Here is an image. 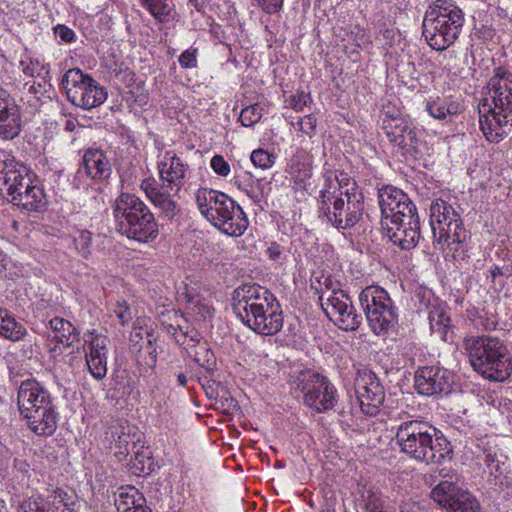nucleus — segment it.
Masks as SVG:
<instances>
[{"label": "nucleus", "instance_id": "obj_1", "mask_svg": "<svg viewBox=\"0 0 512 512\" xmlns=\"http://www.w3.org/2000/svg\"><path fill=\"white\" fill-rule=\"evenodd\" d=\"M232 310L249 329L263 336L281 331L284 317L280 302L266 287L245 283L232 293Z\"/></svg>", "mask_w": 512, "mask_h": 512}, {"label": "nucleus", "instance_id": "obj_2", "mask_svg": "<svg viewBox=\"0 0 512 512\" xmlns=\"http://www.w3.org/2000/svg\"><path fill=\"white\" fill-rule=\"evenodd\" d=\"M487 87L489 97L479 104L480 128L489 142L499 143L512 130V73L494 69Z\"/></svg>", "mask_w": 512, "mask_h": 512}, {"label": "nucleus", "instance_id": "obj_3", "mask_svg": "<svg viewBox=\"0 0 512 512\" xmlns=\"http://www.w3.org/2000/svg\"><path fill=\"white\" fill-rule=\"evenodd\" d=\"M395 442L401 453L416 462L440 464L452 458V446L432 424L421 419L402 421L396 429Z\"/></svg>", "mask_w": 512, "mask_h": 512}, {"label": "nucleus", "instance_id": "obj_4", "mask_svg": "<svg viewBox=\"0 0 512 512\" xmlns=\"http://www.w3.org/2000/svg\"><path fill=\"white\" fill-rule=\"evenodd\" d=\"M463 349L473 370L491 382H504L512 375V353L499 337L467 335Z\"/></svg>", "mask_w": 512, "mask_h": 512}, {"label": "nucleus", "instance_id": "obj_5", "mask_svg": "<svg viewBox=\"0 0 512 512\" xmlns=\"http://www.w3.org/2000/svg\"><path fill=\"white\" fill-rule=\"evenodd\" d=\"M17 406L28 428L37 436L48 437L58 427L59 414L50 392L36 379L20 383L17 391Z\"/></svg>", "mask_w": 512, "mask_h": 512}, {"label": "nucleus", "instance_id": "obj_6", "mask_svg": "<svg viewBox=\"0 0 512 512\" xmlns=\"http://www.w3.org/2000/svg\"><path fill=\"white\" fill-rule=\"evenodd\" d=\"M465 23L464 11L453 0H434L426 9L422 35L436 51H445L459 38Z\"/></svg>", "mask_w": 512, "mask_h": 512}, {"label": "nucleus", "instance_id": "obj_7", "mask_svg": "<svg viewBox=\"0 0 512 512\" xmlns=\"http://www.w3.org/2000/svg\"><path fill=\"white\" fill-rule=\"evenodd\" d=\"M113 216L117 231L128 239L148 243L159 234L154 214L135 194L121 193L114 202Z\"/></svg>", "mask_w": 512, "mask_h": 512}, {"label": "nucleus", "instance_id": "obj_8", "mask_svg": "<svg viewBox=\"0 0 512 512\" xmlns=\"http://www.w3.org/2000/svg\"><path fill=\"white\" fill-rule=\"evenodd\" d=\"M319 216L338 230L353 228L363 217L364 196L357 183L337 193L336 189L323 188L318 197Z\"/></svg>", "mask_w": 512, "mask_h": 512}, {"label": "nucleus", "instance_id": "obj_9", "mask_svg": "<svg viewBox=\"0 0 512 512\" xmlns=\"http://www.w3.org/2000/svg\"><path fill=\"white\" fill-rule=\"evenodd\" d=\"M430 225L434 247L445 250V245L453 253H463L464 245L470 238L460 214L443 199H435L430 205Z\"/></svg>", "mask_w": 512, "mask_h": 512}, {"label": "nucleus", "instance_id": "obj_10", "mask_svg": "<svg viewBox=\"0 0 512 512\" xmlns=\"http://www.w3.org/2000/svg\"><path fill=\"white\" fill-rule=\"evenodd\" d=\"M430 477L439 481L431 491L432 499L446 512H481L477 498L468 490L457 486L454 482L456 474L451 469L442 468L433 471Z\"/></svg>", "mask_w": 512, "mask_h": 512}, {"label": "nucleus", "instance_id": "obj_11", "mask_svg": "<svg viewBox=\"0 0 512 512\" xmlns=\"http://www.w3.org/2000/svg\"><path fill=\"white\" fill-rule=\"evenodd\" d=\"M61 85L68 100L74 106L85 110L100 106L108 97L106 88L79 68L67 70Z\"/></svg>", "mask_w": 512, "mask_h": 512}, {"label": "nucleus", "instance_id": "obj_12", "mask_svg": "<svg viewBox=\"0 0 512 512\" xmlns=\"http://www.w3.org/2000/svg\"><path fill=\"white\" fill-rule=\"evenodd\" d=\"M297 389L303 394V402L316 413L334 408L338 400L337 389L324 375L306 370L297 378Z\"/></svg>", "mask_w": 512, "mask_h": 512}, {"label": "nucleus", "instance_id": "obj_13", "mask_svg": "<svg viewBox=\"0 0 512 512\" xmlns=\"http://www.w3.org/2000/svg\"><path fill=\"white\" fill-rule=\"evenodd\" d=\"M389 106L382 110V128L390 143L397 146L402 155L414 156L418 152L417 129L400 111L391 112Z\"/></svg>", "mask_w": 512, "mask_h": 512}, {"label": "nucleus", "instance_id": "obj_14", "mask_svg": "<svg viewBox=\"0 0 512 512\" xmlns=\"http://www.w3.org/2000/svg\"><path fill=\"white\" fill-rule=\"evenodd\" d=\"M221 199L223 202L216 211H210L207 221L228 236H242L249 225L245 212L231 197H221Z\"/></svg>", "mask_w": 512, "mask_h": 512}, {"label": "nucleus", "instance_id": "obj_15", "mask_svg": "<svg viewBox=\"0 0 512 512\" xmlns=\"http://www.w3.org/2000/svg\"><path fill=\"white\" fill-rule=\"evenodd\" d=\"M355 391L361 411L369 416L377 415L385 399V390L377 375L367 368L358 370Z\"/></svg>", "mask_w": 512, "mask_h": 512}, {"label": "nucleus", "instance_id": "obj_16", "mask_svg": "<svg viewBox=\"0 0 512 512\" xmlns=\"http://www.w3.org/2000/svg\"><path fill=\"white\" fill-rule=\"evenodd\" d=\"M454 374L443 367H419L414 375V387L423 396L448 395L452 391Z\"/></svg>", "mask_w": 512, "mask_h": 512}, {"label": "nucleus", "instance_id": "obj_17", "mask_svg": "<svg viewBox=\"0 0 512 512\" xmlns=\"http://www.w3.org/2000/svg\"><path fill=\"white\" fill-rule=\"evenodd\" d=\"M188 168V164L184 163L174 151H166L157 163L158 186L164 190L179 193L185 184Z\"/></svg>", "mask_w": 512, "mask_h": 512}, {"label": "nucleus", "instance_id": "obj_18", "mask_svg": "<svg viewBox=\"0 0 512 512\" xmlns=\"http://www.w3.org/2000/svg\"><path fill=\"white\" fill-rule=\"evenodd\" d=\"M135 435L122 434L118 437L116 447L118 453L125 456L132 455L130 463L134 474H150L153 471V458L148 448L140 444V438L134 440Z\"/></svg>", "mask_w": 512, "mask_h": 512}, {"label": "nucleus", "instance_id": "obj_19", "mask_svg": "<svg viewBox=\"0 0 512 512\" xmlns=\"http://www.w3.org/2000/svg\"><path fill=\"white\" fill-rule=\"evenodd\" d=\"M382 225L387 231V236L394 245L402 250L413 249L420 239V218L415 216L412 219L388 222L382 220Z\"/></svg>", "mask_w": 512, "mask_h": 512}, {"label": "nucleus", "instance_id": "obj_20", "mask_svg": "<svg viewBox=\"0 0 512 512\" xmlns=\"http://www.w3.org/2000/svg\"><path fill=\"white\" fill-rule=\"evenodd\" d=\"M21 113L14 98L0 87V137L12 140L21 132Z\"/></svg>", "mask_w": 512, "mask_h": 512}, {"label": "nucleus", "instance_id": "obj_21", "mask_svg": "<svg viewBox=\"0 0 512 512\" xmlns=\"http://www.w3.org/2000/svg\"><path fill=\"white\" fill-rule=\"evenodd\" d=\"M29 169L5 151H0V192L11 196L27 180Z\"/></svg>", "mask_w": 512, "mask_h": 512}, {"label": "nucleus", "instance_id": "obj_22", "mask_svg": "<svg viewBox=\"0 0 512 512\" xmlns=\"http://www.w3.org/2000/svg\"><path fill=\"white\" fill-rule=\"evenodd\" d=\"M140 187L152 204L160 210L164 218L171 220L179 214V204L174 200V197L178 196L179 193L162 189L152 177L142 180Z\"/></svg>", "mask_w": 512, "mask_h": 512}, {"label": "nucleus", "instance_id": "obj_23", "mask_svg": "<svg viewBox=\"0 0 512 512\" xmlns=\"http://www.w3.org/2000/svg\"><path fill=\"white\" fill-rule=\"evenodd\" d=\"M22 187L17 186L16 193H12L11 201L30 212L44 211L47 205L46 195L42 187L34 183L30 173L26 181H22Z\"/></svg>", "mask_w": 512, "mask_h": 512}, {"label": "nucleus", "instance_id": "obj_24", "mask_svg": "<svg viewBox=\"0 0 512 512\" xmlns=\"http://www.w3.org/2000/svg\"><path fill=\"white\" fill-rule=\"evenodd\" d=\"M364 313L368 325L375 335H384L398 322V311L391 298Z\"/></svg>", "mask_w": 512, "mask_h": 512}, {"label": "nucleus", "instance_id": "obj_25", "mask_svg": "<svg viewBox=\"0 0 512 512\" xmlns=\"http://www.w3.org/2000/svg\"><path fill=\"white\" fill-rule=\"evenodd\" d=\"M80 170L97 181L108 179L112 173L110 160L99 148H89L84 152Z\"/></svg>", "mask_w": 512, "mask_h": 512}, {"label": "nucleus", "instance_id": "obj_26", "mask_svg": "<svg viewBox=\"0 0 512 512\" xmlns=\"http://www.w3.org/2000/svg\"><path fill=\"white\" fill-rule=\"evenodd\" d=\"M107 342L105 337H95L89 344L86 365L93 378L102 380L107 374Z\"/></svg>", "mask_w": 512, "mask_h": 512}, {"label": "nucleus", "instance_id": "obj_27", "mask_svg": "<svg viewBox=\"0 0 512 512\" xmlns=\"http://www.w3.org/2000/svg\"><path fill=\"white\" fill-rule=\"evenodd\" d=\"M462 110L461 100L453 95L430 97L425 104V111L437 120H445L447 116L457 115Z\"/></svg>", "mask_w": 512, "mask_h": 512}, {"label": "nucleus", "instance_id": "obj_28", "mask_svg": "<svg viewBox=\"0 0 512 512\" xmlns=\"http://www.w3.org/2000/svg\"><path fill=\"white\" fill-rule=\"evenodd\" d=\"M49 327L52 331V339L57 343L70 347L79 340V331L68 320L55 317L49 321Z\"/></svg>", "mask_w": 512, "mask_h": 512}, {"label": "nucleus", "instance_id": "obj_29", "mask_svg": "<svg viewBox=\"0 0 512 512\" xmlns=\"http://www.w3.org/2000/svg\"><path fill=\"white\" fill-rule=\"evenodd\" d=\"M227 196V194L221 191L201 187L195 193V200L200 213L205 218H209L210 211H216L219 205L223 202L221 197Z\"/></svg>", "mask_w": 512, "mask_h": 512}, {"label": "nucleus", "instance_id": "obj_30", "mask_svg": "<svg viewBox=\"0 0 512 512\" xmlns=\"http://www.w3.org/2000/svg\"><path fill=\"white\" fill-rule=\"evenodd\" d=\"M407 194L394 186H384L378 190V202L381 209L382 219L392 213L402 200H406Z\"/></svg>", "mask_w": 512, "mask_h": 512}, {"label": "nucleus", "instance_id": "obj_31", "mask_svg": "<svg viewBox=\"0 0 512 512\" xmlns=\"http://www.w3.org/2000/svg\"><path fill=\"white\" fill-rule=\"evenodd\" d=\"M187 355L206 372L210 373L216 366L214 353L207 347L206 343L193 344L186 348Z\"/></svg>", "mask_w": 512, "mask_h": 512}, {"label": "nucleus", "instance_id": "obj_32", "mask_svg": "<svg viewBox=\"0 0 512 512\" xmlns=\"http://www.w3.org/2000/svg\"><path fill=\"white\" fill-rule=\"evenodd\" d=\"M27 334L23 324L17 322L15 318L5 309L0 318V336L10 341H20Z\"/></svg>", "mask_w": 512, "mask_h": 512}, {"label": "nucleus", "instance_id": "obj_33", "mask_svg": "<svg viewBox=\"0 0 512 512\" xmlns=\"http://www.w3.org/2000/svg\"><path fill=\"white\" fill-rule=\"evenodd\" d=\"M430 329L438 334L442 340L448 341L449 333H452L450 326V317L446 310L441 307H433L429 311Z\"/></svg>", "mask_w": 512, "mask_h": 512}, {"label": "nucleus", "instance_id": "obj_34", "mask_svg": "<svg viewBox=\"0 0 512 512\" xmlns=\"http://www.w3.org/2000/svg\"><path fill=\"white\" fill-rule=\"evenodd\" d=\"M140 3L160 23L169 22L175 10L173 0H140Z\"/></svg>", "mask_w": 512, "mask_h": 512}, {"label": "nucleus", "instance_id": "obj_35", "mask_svg": "<svg viewBox=\"0 0 512 512\" xmlns=\"http://www.w3.org/2000/svg\"><path fill=\"white\" fill-rule=\"evenodd\" d=\"M49 498V503L55 512H79L80 505L77 496L74 494L57 488Z\"/></svg>", "mask_w": 512, "mask_h": 512}, {"label": "nucleus", "instance_id": "obj_36", "mask_svg": "<svg viewBox=\"0 0 512 512\" xmlns=\"http://www.w3.org/2000/svg\"><path fill=\"white\" fill-rule=\"evenodd\" d=\"M390 296L388 292L380 286H367L359 294V302L363 312L370 311L372 308L381 305Z\"/></svg>", "mask_w": 512, "mask_h": 512}, {"label": "nucleus", "instance_id": "obj_37", "mask_svg": "<svg viewBox=\"0 0 512 512\" xmlns=\"http://www.w3.org/2000/svg\"><path fill=\"white\" fill-rule=\"evenodd\" d=\"M332 320L344 331H355L360 327L363 318L356 312L350 301L349 305L346 308L343 307Z\"/></svg>", "mask_w": 512, "mask_h": 512}, {"label": "nucleus", "instance_id": "obj_38", "mask_svg": "<svg viewBox=\"0 0 512 512\" xmlns=\"http://www.w3.org/2000/svg\"><path fill=\"white\" fill-rule=\"evenodd\" d=\"M262 178H253L251 174L247 179H239L238 187L255 203L259 204L265 197L266 186Z\"/></svg>", "mask_w": 512, "mask_h": 512}, {"label": "nucleus", "instance_id": "obj_39", "mask_svg": "<svg viewBox=\"0 0 512 512\" xmlns=\"http://www.w3.org/2000/svg\"><path fill=\"white\" fill-rule=\"evenodd\" d=\"M146 500L134 488L119 489L115 494L114 504L118 512H129L136 504H145Z\"/></svg>", "mask_w": 512, "mask_h": 512}, {"label": "nucleus", "instance_id": "obj_40", "mask_svg": "<svg viewBox=\"0 0 512 512\" xmlns=\"http://www.w3.org/2000/svg\"><path fill=\"white\" fill-rule=\"evenodd\" d=\"M351 298L343 292H336L326 296V301L321 302V307L325 314L332 320L334 316L343 308L349 305Z\"/></svg>", "mask_w": 512, "mask_h": 512}, {"label": "nucleus", "instance_id": "obj_41", "mask_svg": "<svg viewBox=\"0 0 512 512\" xmlns=\"http://www.w3.org/2000/svg\"><path fill=\"white\" fill-rule=\"evenodd\" d=\"M415 216H419L416 205L407 195L406 200H402L401 203L393 209L392 213H389V215H387L383 220H387L388 222H397L402 219H412Z\"/></svg>", "mask_w": 512, "mask_h": 512}, {"label": "nucleus", "instance_id": "obj_42", "mask_svg": "<svg viewBox=\"0 0 512 512\" xmlns=\"http://www.w3.org/2000/svg\"><path fill=\"white\" fill-rule=\"evenodd\" d=\"M484 454V463L490 469V473L499 472L501 465L504 464L502 461L503 454L496 446H491L489 444L483 450Z\"/></svg>", "mask_w": 512, "mask_h": 512}, {"label": "nucleus", "instance_id": "obj_43", "mask_svg": "<svg viewBox=\"0 0 512 512\" xmlns=\"http://www.w3.org/2000/svg\"><path fill=\"white\" fill-rule=\"evenodd\" d=\"M262 107L256 103L242 109L239 120L244 127H252L258 123L262 117Z\"/></svg>", "mask_w": 512, "mask_h": 512}, {"label": "nucleus", "instance_id": "obj_44", "mask_svg": "<svg viewBox=\"0 0 512 512\" xmlns=\"http://www.w3.org/2000/svg\"><path fill=\"white\" fill-rule=\"evenodd\" d=\"M75 248L79 255L88 258L91 254L92 234L88 230H80L74 237Z\"/></svg>", "mask_w": 512, "mask_h": 512}, {"label": "nucleus", "instance_id": "obj_45", "mask_svg": "<svg viewBox=\"0 0 512 512\" xmlns=\"http://www.w3.org/2000/svg\"><path fill=\"white\" fill-rule=\"evenodd\" d=\"M292 126H299V130L307 135L309 138H312L317 133V118L308 114L304 117L299 118V120L295 122H291Z\"/></svg>", "mask_w": 512, "mask_h": 512}, {"label": "nucleus", "instance_id": "obj_46", "mask_svg": "<svg viewBox=\"0 0 512 512\" xmlns=\"http://www.w3.org/2000/svg\"><path fill=\"white\" fill-rule=\"evenodd\" d=\"M251 161L256 167L268 169L274 164V156L263 149H257L251 153Z\"/></svg>", "mask_w": 512, "mask_h": 512}, {"label": "nucleus", "instance_id": "obj_47", "mask_svg": "<svg viewBox=\"0 0 512 512\" xmlns=\"http://www.w3.org/2000/svg\"><path fill=\"white\" fill-rule=\"evenodd\" d=\"M319 284L321 286V294L319 296L320 303L324 301L326 294L343 292V290L339 288V283L334 281L330 276L322 277V280H319Z\"/></svg>", "mask_w": 512, "mask_h": 512}, {"label": "nucleus", "instance_id": "obj_48", "mask_svg": "<svg viewBox=\"0 0 512 512\" xmlns=\"http://www.w3.org/2000/svg\"><path fill=\"white\" fill-rule=\"evenodd\" d=\"M17 512H44L40 497L24 499L18 506Z\"/></svg>", "mask_w": 512, "mask_h": 512}, {"label": "nucleus", "instance_id": "obj_49", "mask_svg": "<svg viewBox=\"0 0 512 512\" xmlns=\"http://www.w3.org/2000/svg\"><path fill=\"white\" fill-rule=\"evenodd\" d=\"M213 171L222 177H226L230 173V165L221 155H215L210 162Z\"/></svg>", "mask_w": 512, "mask_h": 512}, {"label": "nucleus", "instance_id": "obj_50", "mask_svg": "<svg viewBox=\"0 0 512 512\" xmlns=\"http://www.w3.org/2000/svg\"><path fill=\"white\" fill-rule=\"evenodd\" d=\"M20 66L22 72L30 77H34L35 75H39L40 71L43 69V66L40 65V62L38 59L32 60V59H22L20 61Z\"/></svg>", "mask_w": 512, "mask_h": 512}, {"label": "nucleus", "instance_id": "obj_51", "mask_svg": "<svg viewBox=\"0 0 512 512\" xmlns=\"http://www.w3.org/2000/svg\"><path fill=\"white\" fill-rule=\"evenodd\" d=\"M365 501V509L368 512H377L378 509L383 508V500L381 497L372 491H367V496L363 495Z\"/></svg>", "mask_w": 512, "mask_h": 512}, {"label": "nucleus", "instance_id": "obj_52", "mask_svg": "<svg viewBox=\"0 0 512 512\" xmlns=\"http://www.w3.org/2000/svg\"><path fill=\"white\" fill-rule=\"evenodd\" d=\"M309 99L310 95L301 91L290 97L289 104L293 110L300 112L307 105Z\"/></svg>", "mask_w": 512, "mask_h": 512}, {"label": "nucleus", "instance_id": "obj_53", "mask_svg": "<svg viewBox=\"0 0 512 512\" xmlns=\"http://www.w3.org/2000/svg\"><path fill=\"white\" fill-rule=\"evenodd\" d=\"M114 313L122 325L132 320L131 309L127 306L125 301L117 303Z\"/></svg>", "mask_w": 512, "mask_h": 512}, {"label": "nucleus", "instance_id": "obj_54", "mask_svg": "<svg viewBox=\"0 0 512 512\" xmlns=\"http://www.w3.org/2000/svg\"><path fill=\"white\" fill-rule=\"evenodd\" d=\"M258 5L267 14L278 13L283 6L284 0H256Z\"/></svg>", "mask_w": 512, "mask_h": 512}, {"label": "nucleus", "instance_id": "obj_55", "mask_svg": "<svg viewBox=\"0 0 512 512\" xmlns=\"http://www.w3.org/2000/svg\"><path fill=\"white\" fill-rule=\"evenodd\" d=\"M179 63L183 68H194L197 65L196 50H185L179 56Z\"/></svg>", "mask_w": 512, "mask_h": 512}, {"label": "nucleus", "instance_id": "obj_56", "mask_svg": "<svg viewBox=\"0 0 512 512\" xmlns=\"http://www.w3.org/2000/svg\"><path fill=\"white\" fill-rule=\"evenodd\" d=\"M337 185H332V183H326L324 188L336 189L337 193H340L341 190H345L348 188L350 183H356L355 180L348 177L345 173H340L339 176H336Z\"/></svg>", "mask_w": 512, "mask_h": 512}, {"label": "nucleus", "instance_id": "obj_57", "mask_svg": "<svg viewBox=\"0 0 512 512\" xmlns=\"http://www.w3.org/2000/svg\"><path fill=\"white\" fill-rule=\"evenodd\" d=\"M54 31L55 34L66 43H71L75 40V32L65 25H57Z\"/></svg>", "mask_w": 512, "mask_h": 512}, {"label": "nucleus", "instance_id": "obj_58", "mask_svg": "<svg viewBox=\"0 0 512 512\" xmlns=\"http://www.w3.org/2000/svg\"><path fill=\"white\" fill-rule=\"evenodd\" d=\"M479 324L482 326L484 330L492 331L496 329L497 322L495 320L489 319L484 315L478 316Z\"/></svg>", "mask_w": 512, "mask_h": 512}, {"label": "nucleus", "instance_id": "obj_59", "mask_svg": "<svg viewBox=\"0 0 512 512\" xmlns=\"http://www.w3.org/2000/svg\"><path fill=\"white\" fill-rule=\"evenodd\" d=\"M281 253H282L281 247L276 242L271 243V245L267 248L268 257L271 260H274V261L278 260Z\"/></svg>", "mask_w": 512, "mask_h": 512}, {"label": "nucleus", "instance_id": "obj_60", "mask_svg": "<svg viewBox=\"0 0 512 512\" xmlns=\"http://www.w3.org/2000/svg\"><path fill=\"white\" fill-rule=\"evenodd\" d=\"M157 361V351L156 349L152 348L148 353V359L146 361V365H148L150 368H153L156 365Z\"/></svg>", "mask_w": 512, "mask_h": 512}, {"label": "nucleus", "instance_id": "obj_61", "mask_svg": "<svg viewBox=\"0 0 512 512\" xmlns=\"http://www.w3.org/2000/svg\"><path fill=\"white\" fill-rule=\"evenodd\" d=\"M177 380H178L179 385H181V386H185L187 384V377L183 373L178 374Z\"/></svg>", "mask_w": 512, "mask_h": 512}, {"label": "nucleus", "instance_id": "obj_62", "mask_svg": "<svg viewBox=\"0 0 512 512\" xmlns=\"http://www.w3.org/2000/svg\"><path fill=\"white\" fill-rule=\"evenodd\" d=\"M320 512H330V511H329V510H322V511H320Z\"/></svg>", "mask_w": 512, "mask_h": 512}]
</instances>
